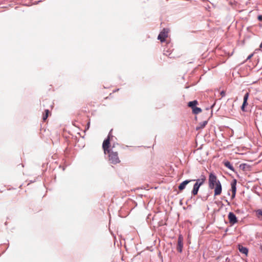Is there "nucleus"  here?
<instances>
[{
  "mask_svg": "<svg viewBox=\"0 0 262 262\" xmlns=\"http://www.w3.org/2000/svg\"><path fill=\"white\" fill-rule=\"evenodd\" d=\"M257 216L259 219H262V209H258L256 211Z\"/></svg>",
  "mask_w": 262,
  "mask_h": 262,
  "instance_id": "a211bd4d",
  "label": "nucleus"
},
{
  "mask_svg": "<svg viewBox=\"0 0 262 262\" xmlns=\"http://www.w3.org/2000/svg\"><path fill=\"white\" fill-rule=\"evenodd\" d=\"M249 96V93H247L244 96V101L241 106V110L243 112H246L245 107L248 105L247 100L248 99Z\"/></svg>",
  "mask_w": 262,
  "mask_h": 262,
  "instance_id": "6e6552de",
  "label": "nucleus"
},
{
  "mask_svg": "<svg viewBox=\"0 0 262 262\" xmlns=\"http://www.w3.org/2000/svg\"><path fill=\"white\" fill-rule=\"evenodd\" d=\"M202 111V110L200 107H195L192 110V112L193 114H198L200 113H201Z\"/></svg>",
  "mask_w": 262,
  "mask_h": 262,
  "instance_id": "f3484780",
  "label": "nucleus"
},
{
  "mask_svg": "<svg viewBox=\"0 0 262 262\" xmlns=\"http://www.w3.org/2000/svg\"><path fill=\"white\" fill-rule=\"evenodd\" d=\"M208 119H207L206 120H205L203 122L200 123L198 126H196V129L200 130L204 128L208 123Z\"/></svg>",
  "mask_w": 262,
  "mask_h": 262,
  "instance_id": "f8f14e48",
  "label": "nucleus"
},
{
  "mask_svg": "<svg viewBox=\"0 0 262 262\" xmlns=\"http://www.w3.org/2000/svg\"><path fill=\"white\" fill-rule=\"evenodd\" d=\"M50 114V112L49 110L47 109L45 111V114L43 115L42 117V120L43 121H45L47 120Z\"/></svg>",
  "mask_w": 262,
  "mask_h": 262,
  "instance_id": "2eb2a0df",
  "label": "nucleus"
},
{
  "mask_svg": "<svg viewBox=\"0 0 262 262\" xmlns=\"http://www.w3.org/2000/svg\"><path fill=\"white\" fill-rule=\"evenodd\" d=\"M258 19L259 20H262V16H261V15H259V16H258Z\"/></svg>",
  "mask_w": 262,
  "mask_h": 262,
  "instance_id": "6ab92c4d",
  "label": "nucleus"
},
{
  "mask_svg": "<svg viewBox=\"0 0 262 262\" xmlns=\"http://www.w3.org/2000/svg\"><path fill=\"white\" fill-rule=\"evenodd\" d=\"M110 136L111 135L109 134L107 139L104 140L102 144V148L105 154H106L107 151L111 150V148H110Z\"/></svg>",
  "mask_w": 262,
  "mask_h": 262,
  "instance_id": "7ed1b4c3",
  "label": "nucleus"
},
{
  "mask_svg": "<svg viewBox=\"0 0 262 262\" xmlns=\"http://www.w3.org/2000/svg\"><path fill=\"white\" fill-rule=\"evenodd\" d=\"M90 122H88V124H87V128L86 129H88L90 127Z\"/></svg>",
  "mask_w": 262,
  "mask_h": 262,
  "instance_id": "aec40b11",
  "label": "nucleus"
},
{
  "mask_svg": "<svg viewBox=\"0 0 262 262\" xmlns=\"http://www.w3.org/2000/svg\"><path fill=\"white\" fill-rule=\"evenodd\" d=\"M224 165L228 168L229 169H230V170H231L232 171H234V168H233V166L231 165V164L230 163V162L229 161H226L224 163Z\"/></svg>",
  "mask_w": 262,
  "mask_h": 262,
  "instance_id": "dca6fc26",
  "label": "nucleus"
},
{
  "mask_svg": "<svg viewBox=\"0 0 262 262\" xmlns=\"http://www.w3.org/2000/svg\"><path fill=\"white\" fill-rule=\"evenodd\" d=\"M208 187L211 189H214V196L220 195L222 193V184L214 173H209L208 178Z\"/></svg>",
  "mask_w": 262,
  "mask_h": 262,
  "instance_id": "f257e3e1",
  "label": "nucleus"
},
{
  "mask_svg": "<svg viewBox=\"0 0 262 262\" xmlns=\"http://www.w3.org/2000/svg\"><path fill=\"white\" fill-rule=\"evenodd\" d=\"M183 247V237L182 235H180L178 239V244L177 246V250L180 253L182 251Z\"/></svg>",
  "mask_w": 262,
  "mask_h": 262,
  "instance_id": "39448f33",
  "label": "nucleus"
},
{
  "mask_svg": "<svg viewBox=\"0 0 262 262\" xmlns=\"http://www.w3.org/2000/svg\"><path fill=\"white\" fill-rule=\"evenodd\" d=\"M206 181V177L205 176H202L200 179H198L196 180L195 183H198L200 186L202 185Z\"/></svg>",
  "mask_w": 262,
  "mask_h": 262,
  "instance_id": "ddd939ff",
  "label": "nucleus"
},
{
  "mask_svg": "<svg viewBox=\"0 0 262 262\" xmlns=\"http://www.w3.org/2000/svg\"><path fill=\"white\" fill-rule=\"evenodd\" d=\"M260 47H262V43H261L260 46Z\"/></svg>",
  "mask_w": 262,
  "mask_h": 262,
  "instance_id": "5701e85b",
  "label": "nucleus"
},
{
  "mask_svg": "<svg viewBox=\"0 0 262 262\" xmlns=\"http://www.w3.org/2000/svg\"><path fill=\"white\" fill-rule=\"evenodd\" d=\"M236 183L237 181L236 179H233L231 183V191H232V199H233L235 198L236 192Z\"/></svg>",
  "mask_w": 262,
  "mask_h": 262,
  "instance_id": "0eeeda50",
  "label": "nucleus"
},
{
  "mask_svg": "<svg viewBox=\"0 0 262 262\" xmlns=\"http://www.w3.org/2000/svg\"><path fill=\"white\" fill-rule=\"evenodd\" d=\"M198 104V101L196 100H194L192 101H190L188 105L189 107H191L192 110H193L194 107H196V105Z\"/></svg>",
  "mask_w": 262,
  "mask_h": 262,
  "instance_id": "4468645a",
  "label": "nucleus"
},
{
  "mask_svg": "<svg viewBox=\"0 0 262 262\" xmlns=\"http://www.w3.org/2000/svg\"><path fill=\"white\" fill-rule=\"evenodd\" d=\"M114 146L111 148V150L106 152L108 155V161L112 164H116L120 163V160L118 157V152L113 149Z\"/></svg>",
  "mask_w": 262,
  "mask_h": 262,
  "instance_id": "f03ea898",
  "label": "nucleus"
},
{
  "mask_svg": "<svg viewBox=\"0 0 262 262\" xmlns=\"http://www.w3.org/2000/svg\"><path fill=\"white\" fill-rule=\"evenodd\" d=\"M195 181L194 180H185L184 181H183L182 183H181L178 188H179V190L180 191H182L183 190H184L185 187H186V186L189 184L190 182H191V181Z\"/></svg>",
  "mask_w": 262,
  "mask_h": 262,
  "instance_id": "1a4fd4ad",
  "label": "nucleus"
},
{
  "mask_svg": "<svg viewBox=\"0 0 262 262\" xmlns=\"http://www.w3.org/2000/svg\"><path fill=\"white\" fill-rule=\"evenodd\" d=\"M228 218L229 220V223L233 225L238 222V220L235 215L233 212H229Z\"/></svg>",
  "mask_w": 262,
  "mask_h": 262,
  "instance_id": "423d86ee",
  "label": "nucleus"
},
{
  "mask_svg": "<svg viewBox=\"0 0 262 262\" xmlns=\"http://www.w3.org/2000/svg\"><path fill=\"white\" fill-rule=\"evenodd\" d=\"M200 186L198 185V183H195L193 185V189L191 191V193L193 195H195L198 194L199 189Z\"/></svg>",
  "mask_w": 262,
  "mask_h": 262,
  "instance_id": "9b49d317",
  "label": "nucleus"
},
{
  "mask_svg": "<svg viewBox=\"0 0 262 262\" xmlns=\"http://www.w3.org/2000/svg\"><path fill=\"white\" fill-rule=\"evenodd\" d=\"M253 56V54H251L250 55H249L247 58V59H249L251 58V57Z\"/></svg>",
  "mask_w": 262,
  "mask_h": 262,
  "instance_id": "412c9836",
  "label": "nucleus"
},
{
  "mask_svg": "<svg viewBox=\"0 0 262 262\" xmlns=\"http://www.w3.org/2000/svg\"><path fill=\"white\" fill-rule=\"evenodd\" d=\"M238 248L241 253L244 254L246 255H247L248 253V249L246 247H245L241 245H238Z\"/></svg>",
  "mask_w": 262,
  "mask_h": 262,
  "instance_id": "9d476101",
  "label": "nucleus"
},
{
  "mask_svg": "<svg viewBox=\"0 0 262 262\" xmlns=\"http://www.w3.org/2000/svg\"><path fill=\"white\" fill-rule=\"evenodd\" d=\"M168 30L166 29H164L159 34L158 39L161 42H164L165 39L168 37Z\"/></svg>",
  "mask_w": 262,
  "mask_h": 262,
  "instance_id": "20e7f679",
  "label": "nucleus"
},
{
  "mask_svg": "<svg viewBox=\"0 0 262 262\" xmlns=\"http://www.w3.org/2000/svg\"><path fill=\"white\" fill-rule=\"evenodd\" d=\"M221 94H222V95H224V93L223 92H222L221 93Z\"/></svg>",
  "mask_w": 262,
  "mask_h": 262,
  "instance_id": "4be33fe9",
  "label": "nucleus"
}]
</instances>
